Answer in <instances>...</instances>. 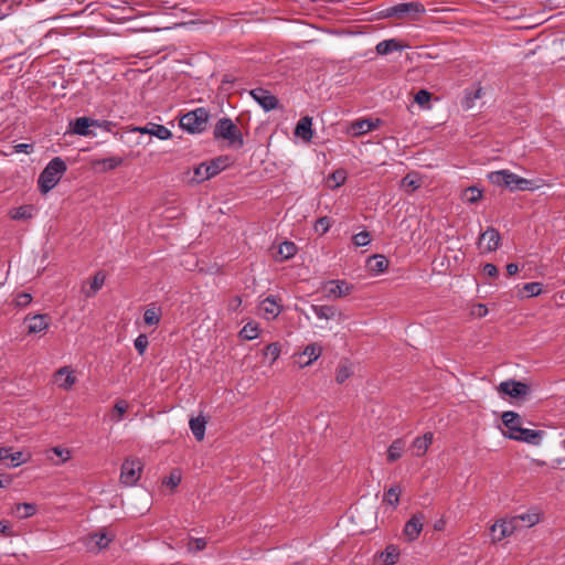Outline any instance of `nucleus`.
Returning <instances> with one entry per match:
<instances>
[{
  "label": "nucleus",
  "instance_id": "nucleus-39",
  "mask_svg": "<svg viewBox=\"0 0 565 565\" xmlns=\"http://www.w3.org/2000/svg\"><path fill=\"white\" fill-rule=\"evenodd\" d=\"M161 310L157 307H149L143 313V320L148 326H156L160 322Z\"/></svg>",
  "mask_w": 565,
  "mask_h": 565
},
{
  "label": "nucleus",
  "instance_id": "nucleus-61",
  "mask_svg": "<svg viewBox=\"0 0 565 565\" xmlns=\"http://www.w3.org/2000/svg\"><path fill=\"white\" fill-rule=\"evenodd\" d=\"M519 266L514 263H510L507 265V271L510 276H513L518 273Z\"/></svg>",
  "mask_w": 565,
  "mask_h": 565
},
{
  "label": "nucleus",
  "instance_id": "nucleus-63",
  "mask_svg": "<svg viewBox=\"0 0 565 565\" xmlns=\"http://www.w3.org/2000/svg\"><path fill=\"white\" fill-rule=\"evenodd\" d=\"M478 311L476 312L479 317H483L487 315L488 312V309L486 308L484 305H478Z\"/></svg>",
  "mask_w": 565,
  "mask_h": 565
},
{
  "label": "nucleus",
  "instance_id": "nucleus-40",
  "mask_svg": "<svg viewBox=\"0 0 565 565\" xmlns=\"http://www.w3.org/2000/svg\"><path fill=\"white\" fill-rule=\"evenodd\" d=\"M401 488L398 486L391 487L384 494V502L396 508L399 502Z\"/></svg>",
  "mask_w": 565,
  "mask_h": 565
},
{
  "label": "nucleus",
  "instance_id": "nucleus-20",
  "mask_svg": "<svg viewBox=\"0 0 565 565\" xmlns=\"http://www.w3.org/2000/svg\"><path fill=\"white\" fill-rule=\"evenodd\" d=\"M380 122L381 121L379 119H359L350 125L349 132L355 137L362 136L377 128Z\"/></svg>",
  "mask_w": 565,
  "mask_h": 565
},
{
  "label": "nucleus",
  "instance_id": "nucleus-25",
  "mask_svg": "<svg viewBox=\"0 0 565 565\" xmlns=\"http://www.w3.org/2000/svg\"><path fill=\"white\" fill-rule=\"evenodd\" d=\"M295 135L303 141L309 142L312 139V118L309 116L302 117L296 125Z\"/></svg>",
  "mask_w": 565,
  "mask_h": 565
},
{
  "label": "nucleus",
  "instance_id": "nucleus-51",
  "mask_svg": "<svg viewBox=\"0 0 565 565\" xmlns=\"http://www.w3.org/2000/svg\"><path fill=\"white\" fill-rule=\"evenodd\" d=\"M206 547V540L199 537V539H192L189 543V551L191 552H199Z\"/></svg>",
  "mask_w": 565,
  "mask_h": 565
},
{
  "label": "nucleus",
  "instance_id": "nucleus-49",
  "mask_svg": "<svg viewBox=\"0 0 565 565\" xmlns=\"http://www.w3.org/2000/svg\"><path fill=\"white\" fill-rule=\"evenodd\" d=\"M181 479V472L179 470H173L163 483L170 488H175L180 484Z\"/></svg>",
  "mask_w": 565,
  "mask_h": 565
},
{
  "label": "nucleus",
  "instance_id": "nucleus-17",
  "mask_svg": "<svg viewBox=\"0 0 565 565\" xmlns=\"http://www.w3.org/2000/svg\"><path fill=\"white\" fill-rule=\"evenodd\" d=\"M423 526L424 515L422 513H416L406 522L403 533L407 540L412 542L419 536Z\"/></svg>",
  "mask_w": 565,
  "mask_h": 565
},
{
  "label": "nucleus",
  "instance_id": "nucleus-48",
  "mask_svg": "<svg viewBox=\"0 0 565 565\" xmlns=\"http://www.w3.org/2000/svg\"><path fill=\"white\" fill-rule=\"evenodd\" d=\"M523 290L529 297H535L541 295L543 287L541 282H527L523 286Z\"/></svg>",
  "mask_w": 565,
  "mask_h": 565
},
{
  "label": "nucleus",
  "instance_id": "nucleus-56",
  "mask_svg": "<svg viewBox=\"0 0 565 565\" xmlns=\"http://www.w3.org/2000/svg\"><path fill=\"white\" fill-rule=\"evenodd\" d=\"M403 185L411 188L413 191L420 186L419 180L411 177L409 174L403 179Z\"/></svg>",
  "mask_w": 565,
  "mask_h": 565
},
{
  "label": "nucleus",
  "instance_id": "nucleus-21",
  "mask_svg": "<svg viewBox=\"0 0 565 565\" xmlns=\"http://www.w3.org/2000/svg\"><path fill=\"white\" fill-rule=\"evenodd\" d=\"M29 333H40L45 331L50 326V319L46 315H34L25 318Z\"/></svg>",
  "mask_w": 565,
  "mask_h": 565
},
{
  "label": "nucleus",
  "instance_id": "nucleus-18",
  "mask_svg": "<svg viewBox=\"0 0 565 565\" xmlns=\"http://www.w3.org/2000/svg\"><path fill=\"white\" fill-rule=\"evenodd\" d=\"M499 391L505 395L518 398L527 394L529 387L526 384L516 381H504L499 385Z\"/></svg>",
  "mask_w": 565,
  "mask_h": 565
},
{
  "label": "nucleus",
  "instance_id": "nucleus-24",
  "mask_svg": "<svg viewBox=\"0 0 565 565\" xmlns=\"http://www.w3.org/2000/svg\"><path fill=\"white\" fill-rule=\"evenodd\" d=\"M433 439H434V434L430 431L424 434L422 437L415 438L412 444L413 455L416 457L424 456L427 452L429 446L431 445Z\"/></svg>",
  "mask_w": 565,
  "mask_h": 565
},
{
  "label": "nucleus",
  "instance_id": "nucleus-26",
  "mask_svg": "<svg viewBox=\"0 0 565 565\" xmlns=\"http://www.w3.org/2000/svg\"><path fill=\"white\" fill-rule=\"evenodd\" d=\"M260 311L264 318L270 320L276 318L280 313L281 308L278 305L277 300L274 297L269 296L262 301Z\"/></svg>",
  "mask_w": 565,
  "mask_h": 565
},
{
  "label": "nucleus",
  "instance_id": "nucleus-43",
  "mask_svg": "<svg viewBox=\"0 0 565 565\" xmlns=\"http://www.w3.org/2000/svg\"><path fill=\"white\" fill-rule=\"evenodd\" d=\"M280 355V345L278 343H270L264 349V358L269 360L271 365Z\"/></svg>",
  "mask_w": 565,
  "mask_h": 565
},
{
  "label": "nucleus",
  "instance_id": "nucleus-42",
  "mask_svg": "<svg viewBox=\"0 0 565 565\" xmlns=\"http://www.w3.org/2000/svg\"><path fill=\"white\" fill-rule=\"evenodd\" d=\"M481 95H482V89L480 87L467 92L463 97V100H462L463 108H466V109L472 108L475 106V100L479 99L481 97Z\"/></svg>",
  "mask_w": 565,
  "mask_h": 565
},
{
  "label": "nucleus",
  "instance_id": "nucleus-41",
  "mask_svg": "<svg viewBox=\"0 0 565 565\" xmlns=\"http://www.w3.org/2000/svg\"><path fill=\"white\" fill-rule=\"evenodd\" d=\"M239 337L244 340H254L258 337V326L254 322L246 323L239 331Z\"/></svg>",
  "mask_w": 565,
  "mask_h": 565
},
{
  "label": "nucleus",
  "instance_id": "nucleus-4",
  "mask_svg": "<svg viewBox=\"0 0 565 565\" xmlns=\"http://www.w3.org/2000/svg\"><path fill=\"white\" fill-rule=\"evenodd\" d=\"M209 118L210 111L199 107L184 114L179 120V126L189 134H201L206 129Z\"/></svg>",
  "mask_w": 565,
  "mask_h": 565
},
{
  "label": "nucleus",
  "instance_id": "nucleus-54",
  "mask_svg": "<svg viewBox=\"0 0 565 565\" xmlns=\"http://www.w3.org/2000/svg\"><path fill=\"white\" fill-rule=\"evenodd\" d=\"M429 100H430V93L425 89H420L415 95V102L420 106L428 104Z\"/></svg>",
  "mask_w": 565,
  "mask_h": 565
},
{
  "label": "nucleus",
  "instance_id": "nucleus-29",
  "mask_svg": "<svg viewBox=\"0 0 565 565\" xmlns=\"http://www.w3.org/2000/svg\"><path fill=\"white\" fill-rule=\"evenodd\" d=\"M310 309L313 312V315L317 317V319L324 320V321L333 319L338 313V311L334 307L327 306V305H323V306L311 305Z\"/></svg>",
  "mask_w": 565,
  "mask_h": 565
},
{
  "label": "nucleus",
  "instance_id": "nucleus-5",
  "mask_svg": "<svg viewBox=\"0 0 565 565\" xmlns=\"http://www.w3.org/2000/svg\"><path fill=\"white\" fill-rule=\"evenodd\" d=\"M228 159L218 157L207 162H202L193 168L192 182L201 183L218 174L227 167Z\"/></svg>",
  "mask_w": 565,
  "mask_h": 565
},
{
  "label": "nucleus",
  "instance_id": "nucleus-58",
  "mask_svg": "<svg viewBox=\"0 0 565 565\" xmlns=\"http://www.w3.org/2000/svg\"><path fill=\"white\" fill-rule=\"evenodd\" d=\"M483 273L489 277H495L498 275V268L495 265L488 263L483 266Z\"/></svg>",
  "mask_w": 565,
  "mask_h": 565
},
{
  "label": "nucleus",
  "instance_id": "nucleus-28",
  "mask_svg": "<svg viewBox=\"0 0 565 565\" xmlns=\"http://www.w3.org/2000/svg\"><path fill=\"white\" fill-rule=\"evenodd\" d=\"M189 425L195 439L199 441L203 440L205 436L206 419L203 416L191 417Z\"/></svg>",
  "mask_w": 565,
  "mask_h": 565
},
{
  "label": "nucleus",
  "instance_id": "nucleus-53",
  "mask_svg": "<svg viewBox=\"0 0 565 565\" xmlns=\"http://www.w3.org/2000/svg\"><path fill=\"white\" fill-rule=\"evenodd\" d=\"M121 162L122 161H121L120 158L110 157V158H106V159L100 160L98 163L104 164L105 169L113 170V169H116L118 166H120Z\"/></svg>",
  "mask_w": 565,
  "mask_h": 565
},
{
  "label": "nucleus",
  "instance_id": "nucleus-34",
  "mask_svg": "<svg viewBox=\"0 0 565 565\" xmlns=\"http://www.w3.org/2000/svg\"><path fill=\"white\" fill-rule=\"evenodd\" d=\"M405 449V441L403 439L394 440L387 450V459L393 462L402 457V454Z\"/></svg>",
  "mask_w": 565,
  "mask_h": 565
},
{
  "label": "nucleus",
  "instance_id": "nucleus-38",
  "mask_svg": "<svg viewBox=\"0 0 565 565\" xmlns=\"http://www.w3.org/2000/svg\"><path fill=\"white\" fill-rule=\"evenodd\" d=\"M513 519H518V525L523 522L526 526H533L540 522V513L536 511H529L526 513L515 515Z\"/></svg>",
  "mask_w": 565,
  "mask_h": 565
},
{
  "label": "nucleus",
  "instance_id": "nucleus-19",
  "mask_svg": "<svg viewBox=\"0 0 565 565\" xmlns=\"http://www.w3.org/2000/svg\"><path fill=\"white\" fill-rule=\"evenodd\" d=\"M132 131H138L140 134H147V135L153 136L160 140H168L172 136L171 131L167 127H164L162 125L153 124V122H148L143 127H136L132 129Z\"/></svg>",
  "mask_w": 565,
  "mask_h": 565
},
{
  "label": "nucleus",
  "instance_id": "nucleus-35",
  "mask_svg": "<svg viewBox=\"0 0 565 565\" xmlns=\"http://www.w3.org/2000/svg\"><path fill=\"white\" fill-rule=\"evenodd\" d=\"M376 52L380 55H387L390 53H393L395 51H398L401 49L398 42L394 39L384 40L377 43L376 45Z\"/></svg>",
  "mask_w": 565,
  "mask_h": 565
},
{
  "label": "nucleus",
  "instance_id": "nucleus-7",
  "mask_svg": "<svg viewBox=\"0 0 565 565\" xmlns=\"http://www.w3.org/2000/svg\"><path fill=\"white\" fill-rule=\"evenodd\" d=\"M425 12V8L419 2H404L392 6L385 10L386 17H414Z\"/></svg>",
  "mask_w": 565,
  "mask_h": 565
},
{
  "label": "nucleus",
  "instance_id": "nucleus-46",
  "mask_svg": "<svg viewBox=\"0 0 565 565\" xmlns=\"http://www.w3.org/2000/svg\"><path fill=\"white\" fill-rule=\"evenodd\" d=\"M371 243V235L366 231H362L353 236V244L356 247L367 246Z\"/></svg>",
  "mask_w": 565,
  "mask_h": 565
},
{
  "label": "nucleus",
  "instance_id": "nucleus-45",
  "mask_svg": "<svg viewBox=\"0 0 565 565\" xmlns=\"http://www.w3.org/2000/svg\"><path fill=\"white\" fill-rule=\"evenodd\" d=\"M127 408H128V404L126 401H124V399L117 401L114 405L115 414L111 416V419L116 423L121 422Z\"/></svg>",
  "mask_w": 565,
  "mask_h": 565
},
{
  "label": "nucleus",
  "instance_id": "nucleus-50",
  "mask_svg": "<svg viewBox=\"0 0 565 565\" xmlns=\"http://www.w3.org/2000/svg\"><path fill=\"white\" fill-rule=\"evenodd\" d=\"M148 337L146 334H139L136 339H135V348L136 350L138 351L139 354H143L147 347H148Z\"/></svg>",
  "mask_w": 565,
  "mask_h": 565
},
{
  "label": "nucleus",
  "instance_id": "nucleus-13",
  "mask_svg": "<svg viewBox=\"0 0 565 565\" xmlns=\"http://www.w3.org/2000/svg\"><path fill=\"white\" fill-rule=\"evenodd\" d=\"M54 383L64 391L71 390L76 383L74 370L70 366L60 367L54 373Z\"/></svg>",
  "mask_w": 565,
  "mask_h": 565
},
{
  "label": "nucleus",
  "instance_id": "nucleus-15",
  "mask_svg": "<svg viewBox=\"0 0 565 565\" xmlns=\"http://www.w3.org/2000/svg\"><path fill=\"white\" fill-rule=\"evenodd\" d=\"M71 129L75 135L78 136H92V131L89 130L90 127H98L100 128L103 126L102 122L98 120L90 119L88 117H78L74 121H71Z\"/></svg>",
  "mask_w": 565,
  "mask_h": 565
},
{
  "label": "nucleus",
  "instance_id": "nucleus-6",
  "mask_svg": "<svg viewBox=\"0 0 565 565\" xmlns=\"http://www.w3.org/2000/svg\"><path fill=\"white\" fill-rule=\"evenodd\" d=\"M142 462L137 458L126 459L121 466L120 482L124 486H135L140 479Z\"/></svg>",
  "mask_w": 565,
  "mask_h": 565
},
{
  "label": "nucleus",
  "instance_id": "nucleus-36",
  "mask_svg": "<svg viewBox=\"0 0 565 565\" xmlns=\"http://www.w3.org/2000/svg\"><path fill=\"white\" fill-rule=\"evenodd\" d=\"M347 180V172L343 169L335 170L328 178V186L330 189H337L341 186Z\"/></svg>",
  "mask_w": 565,
  "mask_h": 565
},
{
  "label": "nucleus",
  "instance_id": "nucleus-37",
  "mask_svg": "<svg viewBox=\"0 0 565 565\" xmlns=\"http://www.w3.org/2000/svg\"><path fill=\"white\" fill-rule=\"evenodd\" d=\"M297 253V246L295 243L285 241L279 245L278 254L281 259H290Z\"/></svg>",
  "mask_w": 565,
  "mask_h": 565
},
{
  "label": "nucleus",
  "instance_id": "nucleus-31",
  "mask_svg": "<svg viewBox=\"0 0 565 565\" xmlns=\"http://www.w3.org/2000/svg\"><path fill=\"white\" fill-rule=\"evenodd\" d=\"M106 279V275L103 271H98L92 279L88 289H83V292L86 297H93L97 294L102 287L104 286Z\"/></svg>",
  "mask_w": 565,
  "mask_h": 565
},
{
  "label": "nucleus",
  "instance_id": "nucleus-60",
  "mask_svg": "<svg viewBox=\"0 0 565 565\" xmlns=\"http://www.w3.org/2000/svg\"><path fill=\"white\" fill-rule=\"evenodd\" d=\"M0 532L2 534H4L6 536H11L12 535L11 524L6 520L0 521Z\"/></svg>",
  "mask_w": 565,
  "mask_h": 565
},
{
  "label": "nucleus",
  "instance_id": "nucleus-16",
  "mask_svg": "<svg viewBox=\"0 0 565 565\" xmlns=\"http://www.w3.org/2000/svg\"><path fill=\"white\" fill-rule=\"evenodd\" d=\"M502 422L507 430L503 435L512 439L513 435H516L522 427V418L514 412H504L502 414Z\"/></svg>",
  "mask_w": 565,
  "mask_h": 565
},
{
  "label": "nucleus",
  "instance_id": "nucleus-47",
  "mask_svg": "<svg viewBox=\"0 0 565 565\" xmlns=\"http://www.w3.org/2000/svg\"><path fill=\"white\" fill-rule=\"evenodd\" d=\"M351 374H352V370L349 365H347V364L341 365L337 370L335 380L339 384H342L351 376Z\"/></svg>",
  "mask_w": 565,
  "mask_h": 565
},
{
  "label": "nucleus",
  "instance_id": "nucleus-11",
  "mask_svg": "<svg viewBox=\"0 0 565 565\" xmlns=\"http://www.w3.org/2000/svg\"><path fill=\"white\" fill-rule=\"evenodd\" d=\"M353 286L345 280H330L323 287L327 298H342L350 295Z\"/></svg>",
  "mask_w": 565,
  "mask_h": 565
},
{
  "label": "nucleus",
  "instance_id": "nucleus-10",
  "mask_svg": "<svg viewBox=\"0 0 565 565\" xmlns=\"http://www.w3.org/2000/svg\"><path fill=\"white\" fill-rule=\"evenodd\" d=\"M250 96L265 111L276 109L278 106V99L267 89L254 88L250 90Z\"/></svg>",
  "mask_w": 565,
  "mask_h": 565
},
{
  "label": "nucleus",
  "instance_id": "nucleus-1",
  "mask_svg": "<svg viewBox=\"0 0 565 565\" xmlns=\"http://www.w3.org/2000/svg\"><path fill=\"white\" fill-rule=\"evenodd\" d=\"M488 179L492 184L507 188L510 191H535L539 189L533 180L522 178L509 170L493 171L488 174Z\"/></svg>",
  "mask_w": 565,
  "mask_h": 565
},
{
  "label": "nucleus",
  "instance_id": "nucleus-30",
  "mask_svg": "<svg viewBox=\"0 0 565 565\" xmlns=\"http://www.w3.org/2000/svg\"><path fill=\"white\" fill-rule=\"evenodd\" d=\"M38 512V505L35 503H18L13 509V515L20 520L33 516Z\"/></svg>",
  "mask_w": 565,
  "mask_h": 565
},
{
  "label": "nucleus",
  "instance_id": "nucleus-8",
  "mask_svg": "<svg viewBox=\"0 0 565 565\" xmlns=\"http://www.w3.org/2000/svg\"><path fill=\"white\" fill-rule=\"evenodd\" d=\"M518 529V519H501L491 526V537L493 542H500L511 536Z\"/></svg>",
  "mask_w": 565,
  "mask_h": 565
},
{
  "label": "nucleus",
  "instance_id": "nucleus-3",
  "mask_svg": "<svg viewBox=\"0 0 565 565\" xmlns=\"http://www.w3.org/2000/svg\"><path fill=\"white\" fill-rule=\"evenodd\" d=\"M213 136L216 140H226L228 147L234 149H239L244 145V139L238 127L227 117H223L216 122Z\"/></svg>",
  "mask_w": 565,
  "mask_h": 565
},
{
  "label": "nucleus",
  "instance_id": "nucleus-52",
  "mask_svg": "<svg viewBox=\"0 0 565 565\" xmlns=\"http://www.w3.org/2000/svg\"><path fill=\"white\" fill-rule=\"evenodd\" d=\"M330 228V220L327 216L320 217L315 225V230L321 234H326Z\"/></svg>",
  "mask_w": 565,
  "mask_h": 565
},
{
  "label": "nucleus",
  "instance_id": "nucleus-14",
  "mask_svg": "<svg viewBox=\"0 0 565 565\" xmlns=\"http://www.w3.org/2000/svg\"><path fill=\"white\" fill-rule=\"evenodd\" d=\"M114 535L107 532H98L89 535L86 540V546L88 551L93 553H98L102 550L106 548L109 543L113 541Z\"/></svg>",
  "mask_w": 565,
  "mask_h": 565
},
{
  "label": "nucleus",
  "instance_id": "nucleus-32",
  "mask_svg": "<svg viewBox=\"0 0 565 565\" xmlns=\"http://www.w3.org/2000/svg\"><path fill=\"white\" fill-rule=\"evenodd\" d=\"M399 557V550L395 545H388L380 554V558L384 565H394Z\"/></svg>",
  "mask_w": 565,
  "mask_h": 565
},
{
  "label": "nucleus",
  "instance_id": "nucleus-62",
  "mask_svg": "<svg viewBox=\"0 0 565 565\" xmlns=\"http://www.w3.org/2000/svg\"><path fill=\"white\" fill-rule=\"evenodd\" d=\"M10 450L8 448H0V462L9 459Z\"/></svg>",
  "mask_w": 565,
  "mask_h": 565
},
{
  "label": "nucleus",
  "instance_id": "nucleus-44",
  "mask_svg": "<svg viewBox=\"0 0 565 565\" xmlns=\"http://www.w3.org/2000/svg\"><path fill=\"white\" fill-rule=\"evenodd\" d=\"M51 451L58 458L57 460H54L52 457H50V459L55 463V465H61V463H64L66 462L67 460L71 459V451L66 448H62V447H53L51 449Z\"/></svg>",
  "mask_w": 565,
  "mask_h": 565
},
{
  "label": "nucleus",
  "instance_id": "nucleus-55",
  "mask_svg": "<svg viewBox=\"0 0 565 565\" xmlns=\"http://www.w3.org/2000/svg\"><path fill=\"white\" fill-rule=\"evenodd\" d=\"M32 300V297L30 294L21 292L15 298V305L18 307H25L28 306Z\"/></svg>",
  "mask_w": 565,
  "mask_h": 565
},
{
  "label": "nucleus",
  "instance_id": "nucleus-57",
  "mask_svg": "<svg viewBox=\"0 0 565 565\" xmlns=\"http://www.w3.org/2000/svg\"><path fill=\"white\" fill-rule=\"evenodd\" d=\"M9 459L11 461L12 467H18L25 461V459L23 458V454L20 451H17L14 454L10 452Z\"/></svg>",
  "mask_w": 565,
  "mask_h": 565
},
{
  "label": "nucleus",
  "instance_id": "nucleus-23",
  "mask_svg": "<svg viewBox=\"0 0 565 565\" xmlns=\"http://www.w3.org/2000/svg\"><path fill=\"white\" fill-rule=\"evenodd\" d=\"M543 431L541 430H534L521 427L519 433L516 435L512 436L513 440L527 443L531 445H539L542 440Z\"/></svg>",
  "mask_w": 565,
  "mask_h": 565
},
{
  "label": "nucleus",
  "instance_id": "nucleus-12",
  "mask_svg": "<svg viewBox=\"0 0 565 565\" xmlns=\"http://www.w3.org/2000/svg\"><path fill=\"white\" fill-rule=\"evenodd\" d=\"M322 354V347L318 343L308 344L297 358V363L301 369L311 365Z\"/></svg>",
  "mask_w": 565,
  "mask_h": 565
},
{
  "label": "nucleus",
  "instance_id": "nucleus-59",
  "mask_svg": "<svg viewBox=\"0 0 565 565\" xmlns=\"http://www.w3.org/2000/svg\"><path fill=\"white\" fill-rule=\"evenodd\" d=\"M17 153H30L32 151V145L30 143H18L14 146Z\"/></svg>",
  "mask_w": 565,
  "mask_h": 565
},
{
  "label": "nucleus",
  "instance_id": "nucleus-2",
  "mask_svg": "<svg viewBox=\"0 0 565 565\" xmlns=\"http://www.w3.org/2000/svg\"><path fill=\"white\" fill-rule=\"evenodd\" d=\"M67 167L64 160L60 157L53 158L40 173L38 179V186L42 194L49 193L54 189L63 174L66 172Z\"/></svg>",
  "mask_w": 565,
  "mask_h": 565
},
{
  "label": "nucleus",
  "instance_id": "nucleus-64",
  "mask_svg": "<svg viewBox=\"0 0 565 565\" xmlns=\"http://www.w3.org/2000/svg\"><path fill=\"white\" fill-rule=\"evenodd\" d=\"M241 303H242L241 298H239V297H235V298L231 301L230 307H231V309H236V308H238V307L241 306Z\"/></svg>",
  "mask_w": 565,
  "mask_h": 565
},
{
  "label": "nucleus",
  "instance_id": "nucleus-33",
  "mask_svg": "<svg viewBox=\"0 0 565 565\" xmlns=\"http://www.w3.org/2000/svg\"><path fill=\"white\" fill-rule=\"evenodd\" d=\"M482 190L479 189L478 186L476 185H471V186H468L466 188L462 193H461V200L466 203H477L481 200L482 198Z\"/></svg>",
  "mask_w": 565,
  "mask_h": 565
},
{
  "label": "nucleus",
  "instance_id": "nucleus-27",
  "mask_svg": "<svg viewBox=\"0 0 565 565\" xmlns=\"http://www.w3.org/2000/svg\"><path fill=\"white\" fill-rule=\"evenodd\" d=\"M388 266V260L384 255L376 254L367 258L366 268L373 275L383 273Z\"/></svg>",
  "mask_w": 565,
  "mask_h": 565
},
{
  "label": "nucleus",
  "instance_id": "nucleus-9",
  "mask_svg": "<svg viewBox=\"0 0 565 565\" xmlns=\"http://www.w3.org/2000/svg\"><path fill=\"white\" fill-rule=\"evenodd\" d=\"M500 241L501 236L499 231L493 227H489L480 235L478 245L482 252L489 253L499 247Z\"/></svg>",
  "mask_w": 565,
  "mask_h": 565
},
{
  "label": "nucleus",
  "instance_id": "nucleus-22",
  "mask_svg": "<svg viewBox=\"0 0 565 565\" xmlns=\"http://www.w3.org/2000/svg\"><path fill=\"white\" fill-rule=\"evenodd\" d=\"M38 213V209L33 204H25L18 207H13L9 211L10 218L14 221H29L33 218Z\"/></svg>",
  "mask_w": 565,
  "mask_h": 565
}]
</instances>
